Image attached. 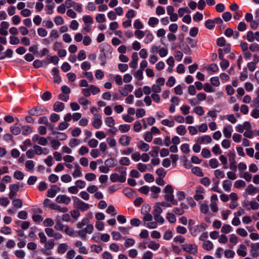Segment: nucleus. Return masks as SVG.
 <instances>
[{
  "label": "nucleus",
  "mask_w": 259,
  "mask_h": 259,
  "mask_svg": "<svg viewBox=\"0 0 259 259\" xmlns=\"http://www.w3.org/2000/svg\"><path fill=\"white\" fill-rule=\"evenodd\" d=\"M80 67L82 70L87 71L91 68V64L89 62L85 61L81 63Z\"/></svg>",
  "instance_id": "obj_63"
},
{
  "label": "nucleus",
  "mask_w": 259,
  "mask_h": 259,
  "mask_svg": "<svg viewBox=\"0 0 259 259\" xmlns=\"http://www.w3.org/2000/svg\"><path fill=\"white\" fill-rule=\"evenodd\" d=\"M148 247L152 250H156L160 247V244L154 241H151L148 244Z\"/></svg>",
  "instance_id": "obj_33"
},
{
  "label": "nucleus",
  "mask_w": 259,
  "mask_h": 259,
  "mask_svg": "<svg viewBox=\"0 0 259 259\" xmlns=\"http://www.w3.org/2000/svg\"><path fill=\"white\" fill-rule=\"evenodd\" d=\"M232 185V183L231 181L229 180H224L223 183V189L228 192L231 191V186Z\"/></svg>",
  "instance_id": "obj_27"
},
{
  "label": "nucleus",
  "mask_w": 259,
  "mask_h": 259,
  "mask_svg": "<svg viewBox=\"0 0 259 259\" xmlns=\"http://www.w3.org/2000/svg\"><path fill=\"white\" fill-rule=\"evenodd\" d=\"M73 205L78 210L81 211H87L90 207V205L77 197H73Z\"/></svg>",
  "instance_id": "obj_1"
},
{
  "label": "nucleus",
  "mask_w": 259,
  "mask_h": 259,
  "mask_svg": "<svg viewBox=\"0 0 259 259\" xmlns=\"http://www.w3.org/2000/svg\"><path fill=\"white\" fill-rule=\"evenodd\" d=\"M53 208L52 209L59 211L61 212H66L68 211V208L67 207H62L60 205H57V204L55 203L54 205L52 206Z\"/></svg>",
  "instance_id": "obj_35"
},
{
  "label": "nucleus",
  "mask_w": 259,
  "mask_h": 259,
  "mask_svg": "<svg viewBox=\"0 0 259 259\" xmlns=\"http://www.w3.org/2000/svg\"><path fill=\"white\" fill-rule=\"evenodd\" d=\"M96 20L100 23L105 22L106 18L105 15L103 14H98L96 17Z\"/></svg>",
  "instance_id": "obj_44"
},
{
  "label": "nucleus",
  "mask_w": 259,
  "mask_h": 259,
  "mask_svg": "<svg viewBox=\"0 0 259 259\" xmlns=\"http://www.w3.org/2000/svg\"><path fill=\"white\" fill-rule=\"evenodd\" d=\"M238 237L235 234H232L230 235L229 241L233 245H235L238 243Z\"/></svg>",
  "instance_id": "obj_46"
},
{
  "label": "nucleus",
  "mask_w": 259,
  "mask_h": 259,
  "mask_svg": "<svg viewBox=\"0 0 259 259\" xmlns=\"http://www.w3.org/2000/svg\"><path fill=\"white\" fill-rule=\"evenodd\" d=\"M85 178L88 181H92L96 179V176L94 173H87L85 175Z\"/></svg>",
  "instance_id": "obj_59"
},
{
  "label": "nucleus",
  "mask_w": 259,
  "mask_h": 259,
  "mask_svg": "<svg viewBox=\"0 0 259 259\" xmlns=\"http://www.w3.org/2000/svg\"><path fill=\"white\" fill-rule=\"evenodd\" d=\"M156 173L158 176V177L164 178L166 175L165 170L162 167L158 168L156 170Z\"/></svg>",
  "instance_id": "obj_64"
},
{
  "label": "nucleus",
  "mask_w": 259,
  "mask_h": 259,
  "mask_svg": "<svg viewBox=\"0 0 259 259\" xmlns=\"http://www.w3.org/2000/svg\"><path fill=\"white\" fill-rule=\"evenodd\" d=\"M232 231V227L227 224H225L221 228V232L224 234H228Z\"/></svg>",
  "instance_id": "obj_34"
},
{
  "label": "nucleus",
  "mask_w": 259,
  "mask_h": 259,
  "mask_svg": "<svg viewBox=\"0 0 259 259\" xmlns=\"http://www.w3.org/2000/svg\"><path fill=\"white\" fill-rule=\"evenodd\" d=\"M52 97L51 93L49 91H46L42 95L41 99L45 101H49Z\"/></svg>",
  "instance_id": "obj_57"
},
{
  "label": "nucleus",
  "mask_w": 259,
  "mask_h": 259,
  "mask_svg": "<svg viewBox=\"0 0 259 259\" xmlns=\"http://www.w3.org/2000/svg\"><path fill=\"white\" fill-rule=\"evenodd\" d=\"M213 246V245L212 243L209 240L204 241L202 245L203 248L206 250H210L212 249Z\"/></svg>",
  "instance_id": "obj_29"
},
{
  "label": "nucleus",
  "mask_w": 259,
  "mask_h": 259,
  "mask_svg": "<svg viewBox=\"0 0 259 259\" xmlns=\"http://www.w3.org/2000/svg\"><path fill=\"white\" fill-rule=\"evenodd\" d=\"M159 22V20L157 18L150 17L148 21V25L152 27H154Z\"/></svg>",
  "instance_id": "obj_39"
},
{
  "label": "nucleus",
  "mask_w": 259,
  "mask_h": 259,
  "mask_svg": "<svg viewBox=\"0 0 259 259\" xmlns=\"http://www.w3.org/2000/svg\"><path fill=\"white\" fill-rule=\"evenodd\" d=\"M9 189L10 192L9 196L10 198H13L16 195L17 192L19 190V187L17 184H10L9 185Z\"/></svg>",
  "instance_id": "obj_9"
},
{
  "label": "nucleus",
  "mask_w": 259,
  "mask_h": 259,
  "mask_svg": "<svg viewBox=\"0 0 259 259\" xmlns=\"http://www.w3.org/2000/svg\"><path fill=\"white\" fill-rule=\"evenodd\" d=\"M162 212V209L160 206L156 204L154 206L153 210L152 211V214L153 215L160 214Z\"/></svg>",
  "instance_id": "obj_40"
},
{
  "label": "nucleus",
  "mask_w": 259,
  "mask_h": 259,
  "mask_svg": "<svg viewBox=\"0 0 259 259\" xmlns=\"http://www.w3.org/2000/svg\"><path fill=\"white\" fill-rule=\"evenodd\" d=\"M140 145L139 146V148L142 151L147 152V151H148L149 150L150 146H149V145L148 144L145 143H144V142H143L142 141H140Z\"/></svg>",
  "instance_id": "obj_36"
},
{
  "label": "nucleus",
  "mask_w": 259,
  "mask_h": 259,
  "mask_svg": "<svg viewBox=\"0 0 259 259\" xmlns=\"http://www.w3.org/2000/svg\"><path fill=\"white\" fill-rule=\"evenodd\" d=\"M80 167L78 165V164H76L75 168L72 173V176L74 178H76L78 177H80L82 176V172L80 170Z\"/></svg>",
  "instance_id": "obj_26"
},
{
  "label": "nucleus",
  "mask_w": 259,
  "mask_h": 259,
  "mask_svg": "<svg viewBox=\"0 0 259 259\" xmlns=\"http://www.w3.org/2000/svg\"><path fill=\"white\" fill-rule=\"evenodd\" d=\"M131 126L128 124L120 125L119 126V131L122 133H125L130 130Z\"/></svg>",
  "instance_id": "obj_58"
},
{
  "label": "nucleus",
  "mask_w": 259,
  "mask_h": 259,
  "mask_svg": "<svg viewBox=\"0 0 259 259\" xmlns=\"http://www.w3.org/2000/svg\"><path fill=\"white\" fill-rule=\"evenodd\" d=\"M80 141L77 139H72L70 140L69 145L71 148H73L78 145L80 144Z\"/></svg>",
  "instance_id": "obj_55"
},
{
  "label": "nucleus",
  "mask_w": 259,
  "mask_h": 259,
  "mask_svg": "<svg viewBox=\"0 0 259 259\" xmlns=\"http://www.w3.org/2000/svg\"><path fill=\"white\" fill-rule=\"evenodd\" d=\"M68 246L66 243H61L59 245L57 252L59 254H63L67 250Z\"/></svg>",
  "instance_id": "obj_24"
},
{
  "label": "nucleus",
  "mask_w": 259,
  "mask_h": 259,
  "mask_svg": "<svg viewBox=\"0 0 259 259\" xmlns=\"http://www.w3.org/2000/svg\"><path fill=\"white\" fill-rule=\"evenodd\" d=\"M200 183L205 187H208L210 184V180L208 177H204L201 179Z\"/></svg>",
  "instance_id": "obj_56"
},
{
  "label": "nucleus",
  "mask_w": 259,
  "mask_h": 259,
  "mask_svg": "<svg viewBox=\"0 0 259 259\" xmlns=\"http://www.w3.org/2000/svg\"><path fill=\"white\" fill-rule=\"evenodd\" d=\"M164 198L165 201L170 202L174 205H178V201L174 198L173 193H165L164 196Z\"/></svg>",
  "instance_id": "obj_14"
},
{
  "label": "nucleus",
  "mask_w": 259,
  "mask_h": 259,
  "mask_svg": "<svg viewBox=\"0 0 259 259\" xmlns=\"http://www.w3.org/2000/svg\"><path fill=\"white\" fill-rule=\"evenodd\" d=\"M119 163L122 165L128 166L130 164L131 161L128 158L123 157L119 161Z\"/></svg>",
  "instance_id": "obj_42"
},
{
  "label": "nucleus",
  "mask_w": 259,
  "mask_h": 259,
  "mask_svg": "<svg viewBox=\"0 0 259 259\" xmlns=\"http://www.w3.org/2000/svg\"><path fill=\"white\" fill-rule=\"evenodd\" d=\"M22 129V134L23 135H27L29 134H30L32 131V128L28 125L23 126Z\"/></svg>",
  "instance_id": "obj_53"
},
{
  "label": "nucleus",
  "mask_w": 259,
  "mask_h": 259,
  "mask_svg": "<svg viewBox=\"0 0 259 259\" xmlns=\"http://www.w3.org/2000/svg\"><path fill=\"white\" fill-rule=\"evenodd\" d=\"M230 162V168L232 170H236V161L235 159V154L233 152H229L228 154Z\"/></svg>",
  "instance_id": "obj_7"
},
{
  "label": "nucleus",
  "mask_w": 259,
  "mask_h": 259,
  "mask_svg": "<svg viewBox=\"0 0 259 259\" xmlns=\"http://www.w3.org/2000/svg\"><path fill=\"white\" fill-rule=\"evenodd\" d=\"M94 230V226L92 224H88L87 227L83 229L79 230L77 232L78 236L82 238H85L86 234H91Z\"/></svg>",
  "instance_id": "obj_5"
},
{
  "label": "nucleus",
  "mask_w": 259,
  "mask_h": 259,
  "mask_svg": "<svg viewBox=\"0 0 259 259\" xmlns=\"http://www.w3.org/2000/svg\"><path fill=\"white\" fill-rule=\"evenodd\" d=\"M145 36L146 37L144 40V41L145 44H148L153 40L154 36L150 32L146 31Z\"/></svg>",
  "instance_id": "obj_25"
},
{
  "label": "nucleus",
  "mask_w": 259,
  "mask_h": 259,
  "mask_svg": "<svg viewBox=\"0 0 259 259\" xmlns=\"http://www.w3.org/2000/svg\"><path fill=\"white\" fill-rule=\"evenodd\" d=\"M90 222V219L88 218H84L82 219L81 222H78L77 224V228L80 229L84 226L88 225Z\"/></svg>",
  "instance_id": "obj_32"
},
{
  "label": "nucleus",
  "mask_w": 259,
  "mask_h": 259,
  "mask_svg": "<svg viewBox=\"0 0 259 259\" xmlns=\"http://www.w3.org/2000/svg\"><path fill=\"white\" fill-rule=\"evenodd\" d=\"M48 110L44 107L38 106L29 110L28 113L31 116H40L48 113Z\"/></svg>",
  "instance_id": "obj_3"
},
{
  "label": "nucleus",
  "mask_w": 259,
  "mask_h": 259,
  "mask_svg": "<svg viewBox=\"0 0 259 259\" xmlns=\"http://www.w3.org/2000/svg\"><path fill=\"white\" fill-rule=\"evenodd\" d=\"M205 25L207 28L211 29L215 26L214 21L213 20L208 19L206 21Z\"/></svg>",
  "instance_id": "obj_50"
},
{
  "label": "nucleus",
  "mask_w": 259,
  "mask_h": 259,
  "mask_svg": "<svg viewBox=\"0 0 259 259\" xmlns=\"http://www.w3.org/2000/svg\"><path fill=\"white\" fill-rule=\"evenodd\" d=\"M191 171L193 174L198 177H201L204 176V173L202 171V169L198 166L193 167L191 169Z\"/></svg>",
  "instance_id": "obj_22"
},
{
  "label": "nucleus",
  "mask_w": 259,
  "mask_h": 259,
  "mask_svg": "<svg viewBox=\"0 0 259 259\" xmlns=\"http://www.w3.org/2000/svg\"><path fill=\"white\" fill-rule=\"evenodd\" d=\"M25 167L27 170L33 171L34 167V163L32 160H28L25 163Z\"/></svg>",
  "instance_id": "obj_38"
},
{
  "label": "nucleus",
  "mask_w": 259,
  "mask_h": 259,
  "mask_svg": "<svg viewBox=\"0 0 259 259\" xmlns=\"http://www.w3.org/2000/svg\"><path fill=\"white\" fill-rule=\"evenodd\" d=\"M12 204L16 208H21L23 205V202L20 199H15L13 200Z\"/></svg>",
  "instance_id": "obj_43"
},
{
  "label": "nucleus",
  "mask_w": 259,
  "mask_h": 259,
  "mask_svg": "<svg viewBox=\"0 0 259 259\" xmlns=\"http://www.w3.org/2000/svg\"><path fill=\"white\" fill-rule=\"evenodd\" d=\"M135 243V240L132 238H127L125 240L124 242V246L125 247L128 248L133 246Z\"/></svg>",
  "instance_id": "obj_52"
},
{
  "label": "nucleus",
  "mask_w": 259,
  "mask_h": 259,
  "mask_svg": "<svg viewBox=\"0 0 259 259\" xmlns=\"http://www.w3.org/2000/svg\"><path fill=\"white\" fill-rule=\"evenodd\" d=\"M106 124L110 127H113L115 125V121L112 117H106L105 119Z\"/></svg>",
  "instance_id": "obj_31"
},
{
  "label": "nucleus",
  "mask_w": 259,
  "mask_h": 259,
  "mask_svg": "<svg viewBox=\"0 0 259 259\" xmlns=\"http://www.w3.org/2000/svg\"><path fill=\"white\" fill-rule=\"evenodd\" d=\"M89 90L91 93L94 95H96L100 92V89L95 85H89Z\"/></svg>",
  "instance_id": "obj_37"
},
{
  "label": "nucleus",
  "mask_w": 259,
  "mask_h": 259,
  "mask_svg": "<svg viewBox=\"0 0 259 259\" xmlns=\"http://www.w3.org/2000/svg\"><path fill=\"white\" fill-rule=\"evenodd\" d=\"M211 83L215 87H218L220 85V80L219 77L214 76L212 77L210 79Z\"/></svg>",
  "instance_id": "obj_60"
},
{
  "label": "nucleus",
  "mask_w": 259,
  "mask_h": 259,
  "mask_svg": "<svg viewBox=\"0 0 259 259\" xmlns=\"http://www.w3.org/2000/svg\"><path fill=\"white\" fill-rule=\"evenodd\" d=\"M250 254L253 257H257L259 256V242L251 244Z\"/></svg>",
  "instance_id": "obj_8"
},
{
  "label": "nucleus",
  "mask_w": 259,
  "mask_h": 259,
  "mask_svg": "<svg viewBox=\"0 0 259 259\" xmlns=\"http://www.w3.org/2000/svg\"><path fill=\"white\" fill-rule=\"evenodd\" d=\"M233 127L230 124H227L224 127L223 133L226 138H230L233 132Z\"/></svg>",
  "instance_id": "obj_13"
},
{
  "label": "nucleus",
  "mask_w": 259,
  "mask_h": 259,
  "mask_svg": "<svg viewBox=\"0 0 259 259\" xmlns=\"http://www.w3.org/2000/svg\"><path fill=\"white\" fill-rule=\"evenodd\" d=\"M10 130L12 133L15 135H18L21 132V128L19 126H18L17 124H15L12 126Z\"/></svg>",
  "instance_id": "obj_30"
},
{
  "label": "nucleus",
  "mask_w": 259,
  "mask_h": 259,
  "mask_svg": "<svg viewBox=\"0 0 259 259\" xmlns=\"http://www.w3.org/2000/svg\"><path fill=\"white\" fill-rule=\"evenodd\" d=\"M121 168L122 169V170L120 175H118L116 173H114L111 175L110 179L111 182H119L121 183H123L125 181L126 175V172L125 171L126 168L124 167H121Z\"/></svg>",
  "instance_id": "obj_2"
},
{
  "label": "nucleus",
  "mask_w": 259,
  "mask_h": 259,
  "mask_svg": "<svg viewBox=\"0 0 259 259\" xmlns=\"http://www.w3.org/2000/svg\"><path fill=\"white\" fill-rule=\"evenodd\" d=\"M91 251L96 252L99 253L102 250V247L100 245H97L96 244H93L91 246Z\"/></svg>",
  "instance_id": "obj_62"
},
{
  "label": "nucleus",
  "mask_w": 259,
  "mask_h": 259,
  "mask_svg": "<svg viewBox=\"0 0 259 259\" xmlns=\"http://www.w3.org/2000/svg\"><path fill=\"white\" fill-rule=\"evenodd\" d=\"M166 219L170 223H174L176 221V216L172 213L168 212L166 214Z\"/></svg>",
  "instance_id": "obj_45"
},
{
  "label": "nucleus",
  "mask_w": 259,
  "mask_h": 259,
  "mask_svg": "<svg viewBox=\"0 0 259 259\" xmlns=\"http://www.w3.org/2000/svg\"><path fill=\"white\" fill-rule=\"evenodd\" d=\"M56 201L59 203H63L68 205L71 202V198L66 195H59L56 197Z\"/></svg>",
  "instance_id": "obj_6"
},
{
  "label": "nucleus",
  "mask_w": 259,
  "mask_h": 259,
  "mask_svg": "<svg viewBox=\"0 0 259 259\" xmlns=\"http://www.w3.org/2000/svg\"><path fill=\"white\" fill-rule=\"evenodd\" d=\"M196 141L199 144H202L205 143L208 144L211 143L212 139L210 136L205 135L204 136L198 138L196 140Z\"/></svg>",
  "instance_id": "obj_12"
},
{
  "label": "nucleus",
  "mask_w": 259,
  "mask_h": 259,
  "mask_svg": "<svg viewBox=\"0 0 259 259\" xmlns=\"http://www.w3.org/2000/svg\"><path fill=\"white\" fill-rule=\"evenodd\" d=\"M209 165L212 168H215L219 165V162L215 158H212L209 161Z\"/></svg>",
  "instance_id": "obj_49"
},
{
  "label": "nucleus",
  "mask_w": 259,
  "mask_h": 259,
  "mask_svg": "<svg viewBox=\"0 0 259 259\" xmlns=\"http://www.w3.org/2000/svg\"><path fill=\"white\" fill-rule=\"evenodd\" d=\"M202 229H204V228L202 225L194 226L189 228L190 233L193 236H196Z\"/></svg>",
  "instance_id": "obj_10"
},
{
  "label": "nucleus",
  "mask_w": 259,
  "mask_h": 259,
  "mask_svg": "<svg viewBox=\"0 0 259 259\" xmlns=\"http://www.w3.org/2000/svg\"><path fill=\"white\" fill-rule=\"evenodd\" d=\"M100 51L103 54L106 53V52H108L110 54L112 53V47L109 45H101L99 47Z\"/></svg>",
  "instance_id": "obj_20"
},
{
  "label": "nucleus",
  "mask_w": 259,
  "mask_h": 259,
  "mask_svg": "<svg viewBox=\"0 0 259 259\" xmlns=\"http://www.w3.org/2000/svg\"><path fill=\"white\" fill-rule=\"evenodd\" d=\"M246 250V246L244 244H241L239 246V248L237 250V253L239 256L242 257H245L247 255Z\"/></svg>",
  "instance_id": "obj_19"
},
{
  "label": "nucleus",
  "mask_w": 259,
  "mask_h": 259,
  "mask_svg": "<svg viewBox=\"0 0 259 259\" xmlns=\"http://www.w3.org/2000/svg\"><path fill=\"white\" fill-rule=\"evenodd\" d=\"M123 194L128 198H132L136 195V192L132 188H126L123 190Z\"/></svg>",
  "instance_id": "obj_18"
},
{
  "label": "nucleus",
  "mask_w": 259,
  "mask_h": 259,
  "mask_svg": "<svg viewBox=\"0 0 259 259\" xmlns=\"http://www.w3.org/2000/svg\"><path fill=\"white\" fill-rule=\"evenodd\" d=\"M206 69L209 74H212L219 70V67L216 64H211L206 68Z\"/></svg>",
  "instance_id": "obj_23"
},
{
  "label": "nucleus",
  "mask_w": 259,
  "mask_h": 259,
  "mask_svg": "<svg viewBox=\"0 0 259 259\" xmlns=\"http://www.w3.org/2000/svg\"><path fill=\"white\" fill-rule=\"evenodd\" d=\"M204 90L207 93L214 92L215 89L208 83L204 85Z\"/></svg>",
  "instance_id": "obj_54"
},
{
  "label": "nucleus",
  "mask_w": 259,
  "mask_h": 259,
  "mask_svg": "<svg viewBox=\"0 0 259 259\" xmlns=\"http://www.w3.org/2000/svg\"><path fill=\"white\" fill-rule=\"evenodd\" d=\"M24 177V174L20 170H16L14 173V177L18 180H22Z\"/></svg>",
  "instance_id": "obj_41"
},
{
  "label": "nucleus",
  "mask_w": 259,
  "mask_h": 259,
  "mask_svg": "<svg viewBox=\"0 0 259 259\" xmlns=\"http://www.w3.org/2000/svg\"><path fill=\"white\" fill-rule=\"evenodd\" d=\"M33 149L35 152V154L36 155H41L43 153L45 154H47L49 152L48 149L47 148H42L40 146L38 145H35L33 147Z\"/></svg>",
  "instance_id": "obj_16"
},
{
  "label": "nucleus",
  "mask_w": 259,
  "mask_h": 259,
  "mask_svg": "<svg viewBox=\"0 0 259 259\" xmlns=\"http://www.w3.org/2000/svg\"><path fill=\"white\" fill-rule=\"evenodd\" d=\"M246 191L248 194L252 195L259 192V189L254 187L252 184H250L246 188Z\"/></svg>",
  "instance_id": "obj_21"
},
{
  "label": "nucleus",
  "mask_w": 259,
  "mask_h": 259,
  "mask_svg": "<svg viewBox=\"0 0 259 259\" xmlns=\"http://www.w3.org/2000/svg\"><path fill=\"white\" fill-rule=\"evenodd\" d=\"M182 248L184 251L193 255L198 252V246L195 244H184L182 245Z\"/></svg>",
  "instance_id": "obj_4"
},
{
  "label": "nucleus",
  "mask_w": 259,
  "mask_h": 259,
  "mask_svg": "<svg viewBox=\"0 0 259 259\" xmlns=\"http://www.w3.org/2000/svg\"><path fill=\"white\" fill-rule=\"evenodd\" d=\"M159 150V148L158 147L155 146L153 147V149L149 152V154L153 157H157L158 156V151Z\"/></svg>",
  "instance_id": "obj_61"
},
{
  "label": "nucleus",
  "mask_w": 259,
  "mask_h": 259,
  "mask_svg": "<svg viewBox=\"0 0 259 259\" xmlns=\"http://www.w3.org/2000/svg\"><path fill=\"white\" fill-rule=\"evenodd\" d=\"M132 61L130 63L129 65L131 68H136L137 67L138 56L137 52H134L132 56Z\"/></svg>",
  "instance_id": "obj_15"
},
{
  "label": "nucleus",
  "mask_w": 259,
  "mask_h": 259,
  "mask_svg": "<svg viewBox=\"0 0 259 259\" xmlns=\"http://www.w3.org/2000/svg\"><path fill=\"white\" fill-rule=\"evenodd\" d=\"M176 132L180 136H184L187 132L186 127L183 125L178 126L176 128Z\"/></svg>",
  "instance_id": "obj_28"
},
{
  "label": "nucleus",
  "mask_w": 259,
  "mask_h": 259,
  "mask_svg": "<svg viewBox=\"0 0 259 259\" xmlns=\"http://www.w3.org/2000/svg\"><path fill=\"white\" fill-rule=\"evenodd\" d=\"M98 141L96 139L93 138L88 142V145L92 148L97 147L98 145Z\"/></svg>",
  "instance_id": "obj_48"
},
{
  "label": "nucleus",
  "mask_w": 259,
  "mask_h": 259,
  "mask_svg": "<svg viewBox=\"0 0 259 259\" xmlns=\"http://www.w3.org/2000/svg\"><path fill=\"white\" fill-rule=\"evenodd\" d=\"M106 141L110 147L112 148L116 145V140L113 138H107Z\"/></svg>",
  "instance_id": "obj_51"
},
{
  "label": "nucleus",
  "mask_w": 259,
  "mask_h": 259,
  "mask_svg": "<svg viewBox=\"0 0 259 259\" xmlns=\"http://www.w3.org/2000/svg\"><path fill=\"white\" fill-rule=\"evenodd\" d=\"M131 138L127 135H122L119 139V143L122 146H127L130 144Z\"/></svg>",
  "instance_id": "obj_11"
},
{
  "label": "nucleus",
  "mask_w": 259,
  "mask_h": 259,
  "mask_svg": "<svg viewBox=\"0 0 259 259\" xmlns=\"http://www.w3.org/2000/svg\"><path fill=\"white\" fill-rule=\"evenodd\" d=\"M102 125V121L101 119L93 120L92 125L96 129H99Z\"/></svg>",
  "instance_id": "obj_47"
},
{
  "label": "nucleus",
  "mask_w": 259,
  "mask_h": 259,
  "mask_svg": "<svg viewBox=\"0 0 259 259\" xmlns=\"http://www.w3.org/2000/svg\"><path fill=\"white\" fill-rule=\"evenodd\" d=\"M65 105L63 103L60 102H56L53 105V110L55 112H59L63 110Z\"/></svg>",
  "instance_id": "obj_17"
}]
</instances>
